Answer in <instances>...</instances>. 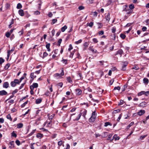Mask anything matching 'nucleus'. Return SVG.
Listing matches in <instances>:
<instances>
[{
	"instance_id": "obj_1",
	"label": "nucleus",
	"mask_w": 149,
	"mask_h": 149,
	"mask_svg": "<svg viewBox=\"0 0 149 149\" xmlns=\"http://www.w3.org/2000/svg\"><path fill=\"white\" fill-rule=\"evenodd\" d=\"M20 84L19 80L18 79H14V81L11 82L10 85L12 87H15L17 84Z\"/></svg>"
},
{
	"instance_id": "obj_2",
	"label": "nucleus",
	"mask_w": 149,
	"mask_h": 149,
	"mask_svg": "<svg viewBox=\"0 0 149 149\" xmlns=\"http://www.w3.org/2000/svg\"><path fill=\"white\" fill-rule=\"evenodd\" d=\"M64 74V71L62 69V72L61 73H57L55 74H54V76L56 77L57 78H60L61 77V76H63Z\"/></svg>"
},
{
	"instance_id": "obj_3",
	"label": "nucleus",
	"mask_w": 149,
	"mask_h": 149,
	"mask_svg": "<svg viewBox=\"0 0 149 149\" xmlns=\"http://www.w3.org/2000/svg\"><path fill=\"white\" fill-rule=\"evenodd\" d=\"M38 85L37 83H33L32 85L30 86L31 89H33L34 88H36L38 87Z\"/></svg>"
},
{
	"instance_id": "obj_4",
	"label": "nucleus",
	"mask_w": 149,
	"mask_h": 149,
	"mask_svg": "<svg viewBox=\"0 0 149 149\" xmlns=\"http://www.w3.org/2000/svg\"><path fill=\"white\" fill-rule=\"evenodd\" d=\"M105 18L106 19V20L107 22H109L110 19V14L108 13L105 14Z\"/></svg>"
},
{
	"instance_id": "obj_5",
	"label": "nucleus",
	"mask_w": 149,
	"mask_h": 149,
	"mask_svg": "<svg viewBox=\"0 0 149 149\" xmlns=\"http://www.w3.org/2000/svg\"><path fill=\"white\" fill-rule=\"evenodd\" d=\"M127 64L128 63L126 62H124L123 65L122 69H121V70L123 71L125 70L126 69V67L127 66Z\"/></svg>"
},
{
	"instance_id": "obj_6",
	"label": "nucleus",
	"mask_w": 149,
	"mask_h": 149,
	"mask_svg": "<svg viewBox=\"0 0 149 149\" xmlns=\"http://www.w3.org/2000/svg\"><path fill=\"white\" fill-rule=\"evenodd\" d=\"M75 93L77 95H79L82 93V91L80 89H77L75 90Z\"/></svg>"
},
{
	"instance_id": "obj_7",
	"label": "nucleus",
	"mask_w": 149,
	"mask_h": 149,
	"mask_svg": "<svg viewBox=\"0 0 149 149\" xmlns=\"http://www.w3.org/2000/svg\"><path fill=\"white\" fill-rule=\"evenodd\" d=\"M145 113V111L144 110H141L137 113L139 116H141L143 115Z\"/></svg>"
},
{
	"instance_id": "obj_8",
	"label": "nucleus",
	"mask_w": 149,
	"mask_h": 149,
	"mask_svg": "<svg viewBox=\"0 0 149 149\" xmlns=\"http://www.w3.org/2000/svg\"><path fill=\"white\" fill-rule=\"evenodd\" d=\"M9 84L8 82H5L4 83L3 87V88H8L9 87Z\"/></svg>"
},
{
	"instance_id": "obj_9",
	"label": "nucleus",
	"mask_w": 149,
	"mask_h": 149,
	"mask_svg": "<svg viewBox=\"0 0 149 149\" xmlns=\"http://www.w3.org/2000/svg\"><path fill=\"white\" fill-rule=\"evenodd\" d=\"M96 118V116H92L91 117L89 118V121L91 122H94Z\"/></svg>"
},
{
	"instance_id": "obj_10",
	"label": "nucleus",
	"mask_w": 149,
	"mask_h": 149,
	"mask_svg": "<svg viewBox=\"0 0 149 149\" xmlns=\"http://www.w3.org/2000/svg\"><path fill=\"white\" fill-rule=\"evenodd\" d=\"M89 45V44L87 42H85L84 43L83 45V46L84 47L83 50H86L87 48Z\"/></svg>"
},
{
	"instance_id": "obj_11",
	"label": "nucleus",
	"mask_w": 149,
	"mask_h": 149,
	"mask_svg": "<svg viewBox=\"0 0 149 149\" xmlns=\"http://www.w3.org/2000/svg\"><path fill=\"white\" fill-rule=\"evenodd\" d=\"M7 94V92L5 90H2L0 91V95H6Z\"/></svg>"
},
{
	"instance_id": "obj_12",
	"label": "nucleus",
	"mask_w": 149,
	"mask_h": 149,
	"mask_svg": "<svg viewBox=\"0 0 149 149\" xmlns=\"http://www.w3.org/2000/svg\"><path fill=\"white\" fill-rule=\"evenodd\" d=\"M146 105V103L145 102H143L139 104V107H145Z\"/></svg>"
},
{
	"instance_id": "obj_13",
	"label": "nucleus",
	"mask_w": 149,
	"mask_h": 149,
	"mask_svg": "<svg viewBox=\"0 0 149 149\" xmlns=\"http://www.w3.org/2000/svg\"><path fill=\"white\" fill-rule=\"evenodd\" d=\"M123 53V51L121 49L119 50L117 52V53L115 54V55L119 54L120 55V56H121L122 54Z\"/></svg>"
},
{
	"instance_id": "obj_14",
	"label": "nucleus",
	"mask_w": 149,
	"mask_h": 149,
	"mask_svg": "<svg viewBox=\"0 0 149 149\" xmlns=\"http://www.w3.org/2000/svg\"><path fill=\"white\" fill-rule=\"evenodd\" d=\"M19 14L22 16H23L24 15V13L23 10L22 9L19 10L18 11Z\"/></svg>"
},
{
	"instance_id": "obj_15",
	"label": "nucleus",
	"mask_w": 149,
	"mask_h": 149,
	"mask_svg": "<svg viewBox=\"0 0 149 149\" xmlns=\"http://www.w3.org/2000/svg\"><path fill=\"white\" fill-rule=\"evenodd\" d=\"M36 137L39 139L42 138L43 136V135L41 133H38L36 136Z\"/></svg>"
},
{
	"instance_id": "obj_16",
	"label": "nucleus",
	"mask_w": 149,
	"mask_h": 149,
	"mask_svg": "<svg viewBox=\"0 0 149 149\" xmlns=\"http://www.w3.org/2000/svg\"><path fill=\"white\" fill-rule=\"evenodd\" d=\"M87 111L86 110H84L82 112H81L80 113L82 114V115L84 118L85 117V116L86 114Z\"/></svg>"
},
{
	"instance_id": "obj_17",
	"label": "nucleus",
	"mask_w": 149,
	"mask_h": 149,
	"mask_svg": "<svg viewBox=\"0 0 149 149\" xmlns=\"http://www.w3.org/2000/svg\"><path fill=\"white\" fill-rule=\"evenodd\" d=\"M81 115H82V114H81L80 113L78 115V116L77 117V118L75 119L74 120H75V121L78 120L80 118Z\"/></svg>"
},
{
	"instance_id": "obj_18",
	"label": "nucleus",
	"mask_w": 149,
	"mask_h": 149,
	"mask_svg": "<svg viewBox=\"0 0 149 149\" xmlns=\"http://www.w3.org/2000/svg\"><path fill=\"white\" fill-rule=\"evenodd\" d=\"M113 139H114L115 141L118 140L120 139V137L117 136V135L116 134H115L113 136Z\"/></svg>"
},
{
	"instance_id": "obj_19",
	"label": "nucleus",
	"mask_w": 149,
	"mask_h": 149,
	"mask_svg": "<svg viewBox=\"0 0 149 149\" xmlns=\"http://www.w3.org/2000/svg\"><path fill=\"white\" fill-rule=\"evenodd\" d=\"M26 75V73H24L23 76L20 79V81H19V83L21 82V81L24 79Z\"/></svg>"
},
{
	"instance_id": "obj_20",
	"label": "nucleus",
	"mask_w": 149,
	"mask_h": 149,
	"mask_svg": "<svg viewBox=\"0 0 149 149\" xmlns=\"http://www.w3.org/2000/svg\"><path fill=\"white\" fill-rule=\"evenodd\" d=\"M124 11H125L127 12V15L130 14L132 12V10L131 9H128V10H124Z\"/></svg>"
},
{
	"instance_id": "obj_21",
	"label": "nucleus",
	"mask_w": 149,
	"mask_h": 149,
	"mask_svg": "<svg viewBox=\"0 0 149 149\" xmlns=\"http://www.w3.org/2000/svg\"><path fill=\"white\" fill-rule=\"evenodd\" d=\"M93 25V23L92 22H91L90 23H88L87 24V26H89L91 27H92Z\"/></svg>"
},
{
	"instance_id": "obj_22",
	"label": "nucleus",
	"mask_w": 149,
	"mask_h": 149,
	"mask_svg": "<svg viewBox=\"0 0 149 149\" xmlns=\"http://www.w3.org/2000/svg\"><path fill=\"white\" fill-rule=\"evenodd\" d=\"M143 81L144 83L146 84H148L149 82L148 79L146 78H145L143 79Z\"/></svg>"
},
{
	"instance_id": "obj_23",
	"label": "nucleus",
	"mask_w": 149,
	"mask_h": 149,
	"mask_svg": "<svg viewBox=\"0 0 149 149\" xmlns=\"http://www.w3.org/2000/svg\"><path fill=\"white\" fill-rule=\"evenodd\" d=\"M23 126V124L22 123H19L17 125V127L18 128H22Z\"/></svg>"
},
{
	"instance_id": "obj_24",
	"label": "nucleus",
	"mask_w": 149,
	"mask_h": 149,
	"mask_svg": "<svg viewBox=\"0 0 149 149\" xmlns=\"http://www.w3.org/2000/svg\"><path fill=\"white\" fill-rule=\"evenodd\" d=\"M114 1V0H109L106 4V5L108 6L110 5L112 2Z\"/></svg>"
},
{
	"instance_id": "obj_25",
	"label": "nucleus",
	"mask_w": 149,
	"mask_h": 149,
	"mask_svg": "<svg viewBox=\"0 0 149 149\" xmlns=\"http://www.w3.org/2000/svg\"><path fill=\"white\" fill-rule=\"evenodd\" d=\"M67 27L66 25H65L64 26L61 28V30L62 32H64L65 30L67 29Z\"/></svg>"
},
{
	"instance_id": "obj_26",
	"label": "nucleus",
	"mask_w": 149,
	"mask_h": 149,
	"mask_svg": "<svg viewBox=\"0 0 149 149\" xmlns=\"http://www.w3.org/2000/svg\"><path fill=\"white\" fill-rule=\"evenodd\" d=\"M42 100L41 98L38 99L36 100V103L37 104H40L42 102Z\"/></svg>"
},
{
	"instance_id": "obj_27",
	"label": "nucleus",
	"mask_w": 149,
	"mask_h": 149,
	"mask_svg": "<svg viewBox=\"0 0 149 149\" xmlns=\"http://www.w3.org/2000/svg\"><path fill=\"white\" fill-rule=\"evenodd\" d=\"M125 102L123 100H120V102H118V105H121L123 104Z\"/></svg>"
},
{
	"instance_id": "obj_28",
	"label": "nucleus",
	"mask_w": 149,
	"mask_h": 149,
	"mask_svg": "<svg viewBox=\"0 0 149 149\" xmlns=\"http://www.w3.org/2000/svg\"><path fill=\"white\" fill-rule=\"evenodd\" d=\"M67 81L70 83H72V80L71 77H68L67 78Z\"/></svg>"
},
{
	"instance_id": "obj_29",
	"label": "nucleus",
	"mask_w": 149,
	"mask_h": 149,
	"mask_svg": "<svg viewBox=\"0 0 149 149\" xmlns=\"http://www.w3.org/2000/svg\"><path fill=\"white\" fill-rule=\"evenodd\" d=\"M134 124V122H131L127 127V129H129L130 127L132 126Z\"/></svg>"
},
{
	"instance_id": "obj_30",
	"label": "nucleus",
	"mask_w": 149,
	"mask_h": 149,
	"mask_svg": "<svg viewBox=\"0 0 149 149\" xmlns=\"http://www.w3.org/2000/svg\"><path fill=\"white\" fill-rule=\"evenodd\" d=\"M11 134L12 136L16 137L17 136V135L15 133L14 131H13L11 133Z\"/></svg>"
},
{
	"instance_id": "obj_31",
	"label": "nucleus",
	"mask_w": 149,
	"mask_h": 149,
	"mask_svg": "<svg viewBox=\"0 0 149 149\" xmlns=\"http://www.w3.org/2000/svg\"><path fill=\"white\" fill-rule=\"evenodd\" d=\"M10 66V64L9 63H7L5 66L4 69L5 70L7 69Z\"/></svg>"
},
{
	"instance_id": "obj_32",
	"label": "nucleus",
	"mask_w": 149,
	"mask_h": 149,
	"mask_svg": "<svg viewBox=\"0 0 149 149\" xmlns=\"http://www.w3.org/2000/svg\"><path fill=\"white\" fill-rule=\"evenodd\" d=\"M94 0H87V3L88 4H91L93 3Z\"/></svg>"
},
{
	"instance_id": "obj_33",
	"label": "nucleus",
	"mask_w": 149,
	"mask_h": 149,
	"mask_svg": "<svg viewBox=\"0 0 149 149\" xmlns=\"http://www.w3.org/2000/svg\"><path fill=\"white\" fill-rule=\"evenodd\" d=\"M144 91H142L139 92L138 94V96H140L144 94Z\"/></svg>"
},
{
	"instance_id": "obj_34",
	"label": "nucleus",
	"mask_w": 149,
	"mask_h": 149,
	"mask_svg": "<svg viewBox=\"0 0 149 149\" xmlns=\"http://www.w3.org/2000/svg\"><path fill=\"white\" fill-rule=\"evenodd\" d=\"M109 125H111L112 124H111V123L110 122H107L105 123L104 126L105 127H107Z\"/></svg>"
},
{
	"instance_id": "obj_35",
	"label": "nucleus",
	"mask_w": 149,
	"mask_h": 149,
	"mask_svg": "<svg viewBox=\"0 0 149 149\" xmlns=\"http://www.w3.org/2000/svg\"><path fill=\"white\" fill-rule=\"evenodd\" d=\"M22 5L21 4H20V3H18L17 4V9H20L22 8Z\"/></svg>"
},
{
	"instance_id": "obj_36",
	"label": "nucleus",
	"mask_w": 149,
	"mask_h": 149,
	"mask_svg": "<svg viewBox=\"0 0 149 149\" xmlns=\"http://www.w3.org/2000/svg\"><path fill=\"white\" fill-rule=\"evenodd\" d=\"M120 36L121 38L123 39H125L126 37L125 35L123 33L121 34Z\"/></svg>"
},
{
	"instance_id": "obj_37",
	"label": "nucleus",
	"mask_w": 149,
	"mask_h": 149,
	"mask_svg": "<svg viewBox=\"0 0 149 149\" xmlns=\"http://www.w3.org/2000/svg\"><path fill=\"white\" fill-rule=\"evenodd\" d=\"M6 117L8 119L10 120V121L12 120V118H11L10 115V114H8L7 115Z\"/></svg>"
},
{
	"instance_id": "obj_38",
	"label": "nucleus",
	"mask_w": 149,
	"mask_h": 149,
	"mask_svg": "<svg viewBox=\"0 0 149 149\" xmlns=\"http://www.w3.org/2000/svg\"><path fill=\"white\" fill-rule=\"evenodd\" d=\"M89 49L91 50V51L93 53H96L97 52L96 50L94 48H91L89 47Z\"/></svg>"
},
{
	"instance_id": "obj_39",
	"label": "nucleus",
	"mask_w": 149,
	"mask_h": 149,
	"mask_svg": "<svg viewBox=\"0 0 149 149\" xmlns=\"http://www.w3.org/2000/svg\"><path fill=\"white\" fill-rule=\"evenodd\" d=\"M108 133L107 132H104L103 133V135H102V137H106L108 135Z\"/></svg>"
},
{
	"instance_id": "obj_40",
	"label": "nucleus",
	"mask_w": 149,
	"mask_h": 149,
	"mask_svg": "<svg viewBox=\"0 0 149 149\" xmlns=\"http://www.w3.org/2000/svg\"><path fill=\"white\" fill-rule=\"evenodd\" d=\"M35 131L36 130H33V131L28 135V136H30L32 135L35 133Z\"/></svg>"
},
{
	"instance_id": "obj_41",
	"label": "nucleus",
	"mask_w": 149,
	"mask_h": 149,
	"mask_svg": "<svg viewBox=\"0 0 149 149\" xmlns=\"http://www.w3.org/2000/svg\"><path fill=\"white\" fill-rule=\"evenodd\" d=\"M36 77V76H34V73H31L30 75V77L31 78L33 79L35 77Z\"/></svg>"
},
{
	"instance_id": "obj_42",
	"label": "nucleus",
	"mask_w": 149,
	"mask_h": 149,
	"mask_svg": "<svg viewBox=\"0 0 149 149\" xmlns=\"http://www.w3.org/2000/svg\"><path fill=\"white\" fill-rule=\"evenodd\" d=\"M4 60L1 57L0 58V64L1 65L4 62Z\"/></svg>"
},
{
	"instance_id": "obj_43",
	"label": "nucleus",
	"mask_w": 149,
	"mask_h": 149,
	"mask_svg": "<svg viewBox=\"0 0 149 149\" xmlns=\"http://www.w3.org/2000/svg\"><path fill=\"white\" fill-rule=\"evenodd\" d=\"M111 36L112 37L111 39L113 40H115L116 38V36L115 34H114L113 35H112Z\"/></svg>"
},
{
	"instance_id": "obj_44",
	"label": "nucleus",
	"mask_w": 149,
	"mask_h": 149,
	"mask_svg": "<svg viewBox=\"0 0 149 149\" xmlns=\"http://www.w3.org/2000/svg\"><path fill=\"white\" fill-rule=\"evenodd\" d=\"M28 101H27L25 102H24L23 104H22V105L21 106V107L22 108L24 107L26 105V104L28 103Z\"/></svg>"
},
{
	"instance_id": "obj_45",
	"label": "nucleus",
	"mask_w": 149,
	"mask_h": 149,
	"mask_svg": "<svg viewBox=\"0 0 149 149\" xmlns=\"http://www.w3.org/2000/svg\"><path fill=\"white\" fill-rule=\"evenodd\" d=\"M14 141H11L10 142V144L11 145V146H10V147L13 148L14 147V145L13 144Z\"/></svg>"
},
{
	"instance_id": "obj_46",
	"label": "nucleus",
	"mask_w": 149,
	"mask_h": 149,
	"mask_svg": "<svg viewBox=\"0 0 149 149\" xmlns=\"http://www.w3.org/2000/svg\"><path fill=\"white\" fill-rule=\"evenodd\" d=\"M129 8H130L129 9L132 10V9H133L134 8V5L132 4H131L129 5Z\"/></svg>"
},
{
	"instance_id": "obj_47",
	"label": "nucleus",
	"mask_w": 149,
	"mask_h": 149,
	"mask_svg": "<svg viewBox=\"0 0 149 149\" xmlns=\"http://www.w3.org/2000/svg\"><path fill=\"white\" fill-rule=\"evenodd\" d=\"M54 114H53V115L49 116V120H50V121H51L52 120V119L54 117Z\"/></svg>"
},
{
	"instance_id": "obj_48",
	"label": "nucleus",
	"mask_w": 149,
	"mask_h": 149,
	"mask_svg": "<svg viewBox=\"0 0 149 149\" xmlns=\"http://www.w3.org/2000/svg\"><path fill=\"white\" fill-rule=\"evenodd\" d=\"M82 41V40L81 39H80L78 40V41H76L75 42V43L76 44H78L79 43H81Z\"/></svg>"
},
{
	"instance_id": "obj_49",
	"label": "nucleus",
	"mask_w": 149,
	"mask_h": 149,
	"mask_svg": "<svg viewBox=\"0 0 149 149\" xmlns=\"http://www.w3.org/2000/svg\"><path fill=\"white\" fill-rule=\"evenodd\" d=\"M93 41L95 43H96L98 42V40L97 38H94L93 39Z\"/></svg>"
},
{
	"instance_id": "obj_50",
	"label": "nucleus",
	"mask_w": 149,
	"mask_h": 149,
	"mask_svg": "<svg viewBox=\"0 0 149 149\" xmlns=\"http://www.w3.org/2000/svg\"><path fill=\"white\" fill-rule=\"evenodd\" d=\"M57 21V19H53L52 20V24H53L56 23Z\"/></svg>"
},
{
	"instance_id": "obj_51",
	"label": "nucleus",
	"mask_w": 149,
	"mask_h": 149,
	"mask_svg": "<svg viewBox=\"0 0 149 149\" xmlns=\"http://www.w3.org/2000/svg\"><path fill=\"white\" fill-rule=\"evenodd\" d=\"M147 135H145L144 136H140V139L141 140H143L144 138H145L147 136Z\"/></svg>"
},
{
	"instance_id": "obj_52",
	"label": "nucleus",
	"mask_w": 149,
	"mask_h": 149,
	"mask_svg": "<svg viewBox=\"0 0 149 149\" xmlns=\"http://www.w3.org/2000/svg\"><path fill=\"white\" fill-rule=\"evenodd\" d=\"M10 34V33L9 32H7L6 34V36L7 38H9Z\"/></svg>"
},
{
	"instance_id": "obj_53",
	"label": "nucleus",
	"mask_w": 149,
	"mask_h": 149,
	"mask_svg": "<svg viewBox=\"0 0 149 149\" xmlns=\"http://www.w3.org/2000/svg\"><path fill=\"white\" fill-rule=\"evenodd\" d=\"M132 69H135L136 70H138L139 69V68L137 66H135L133 67L132 68Z\"/></svg>"
},
{
	"instance_id": "obj_54",
	"label": "nucleus",
	"mask_w": 149,
	"mask_h": 149,
	"mask_svg": "<svg viewBox=\"0 0 149 149\" xmlns=\"http://www.w3.org/2000/svg\"><path fill=\"white\" fill-rule=\"evenodd\" d=\"M15 143L18 146H19L20 143V141L18 140H17L15 141Z\"/></svg>"
},
{
	"instance_id": "obj_55",
	"label": "nucleus",
	"mask_w": 149,
	"mask_h": 149,
	"mask_svg": "<svg viewBox=\"0 0 149 149\" xmlns=\"http://www.w3.org/2000/svg\"><path fill=\"white\" fill-rule=\"evenodd\" d=\"M84 7L83 6H80L79 7L78 9L79 10H81L84 9Z\"/></svg>"
},
{
	"instance_id": "obj_56",
	"label": "nucleus",
	"mask_w": 149,
	"mask_h": 149,
	"mask_svg": "<svg viewBox=\"0 0 149 149\" xmlns=\"http://www.w3.org/2000/svg\"><path fill=\"white\" fill-rule=\"evenodd\" d=\"M69 48L68 49V50L70 52V51L71 50H72V49H73L72 47V45L71 44H70L69 45Z\"/></svg>"
},
{
	"instance_id": "obj_57",
	"label": "nucleus",
	"mask_w": 149,
	"mask_h": 149,
	"mask_svg": "<svg viewBox=\"0 0 149 149\" xmlns=\"http://www.w3.org/2000/svg\"><path fill=\"white\" fill-rule=\"evenodd\" d=\"M112 33H114L116 31V28L115 27H113L111 29Z\"/></svg>"
},
{
	"instance_id": "obj_58",
	"label": "nucleus",
	"mask_w": 149,
	"mask_h": 149,
	"mask_svg": "<svg viewBox=\"0 0 149 149\" xmlns=\"http://www.w3.org/2000/svg\"><path fill=\"white\" fill-rule=\"evenodd\" d=\"M58 49H56V50L53 51L52 52V53H54V54H57L58 53Z\"/></svg>"
},
{
	"instance_id": "obj_59",
	"label": "nucleus",
	"mask_w": 149,
	"mask_h": 149,
	"mask_svg": "<svg viewBox=\"0 0 149 149\" xmlns=\"http://www.w3.org/2000/svg\"><path fill=\"white\" fill-rule=\"evenodd\" d=\"M120 111V110L119 109L114 110L113 111V113H117L119 112Z\"/></svg>"
},
{
	"instance_id": "obj_60",
	"label": "nucleus",
	"mask_w": 149,
	"mask_h": 149,
	"mask_svg": "<svg viewBox=\"0 0 149 149\" xmlns=\"http://www.w3.org/2000/svg\"><path fill=\"white\" fill-rule=\"evenodd\" d=\"M15 47H13L12 48V49L11 50L8 51V52L10 53L12 52L13 51L15 50Z\"/></svg>"
},
{
	"instance_id": "obj_61",
	"label": "nucleus",
	"mask_w": 149,
	"mask_h": 149,
	"mask_svg": "<svg viewBox=\"0 0 149 149\" xmlns=\"http://www.w3.org/2000/svg\"><path fill=\"white\" fill-rule=\"evenodd\" d=\"M35 143H32L30 144V148L31 149H34V146H33V144H34Z\"/></svg>"
},
{
	"instance_id": "obj_62",
	"label": "nucleus",
	"mask_w": 149,
	"mask_h": 149,
	"mask_svg": "<svg viewBox=\"0 0 149 149\" xmlns=\"http://www.w3.org/2000/svg\"><path fill=\"white\" fill-rule=\"evenodd\" d=\"M120 89V86H117V87H115L114 88V90H119Z\"/></svg>"
},
{
	"instance_id": "obj_63",
	"label": "nucleus",
	"mask_w": 149,
	"mask_h": 149,
	"mask_svg": "<svg viewBox=\"0 0 149 149\" xmlns=\"http://www.w3.org/2000/svg\"><path fill=\"white\" fill-rule=\"evenodd\" d=\"M63 144V141L61 140L60 141L58 142V145L59 146H61Z\"/></svg>"
},
{
	"instance_id": "obj_64",
	"label": "nucleus",
	"mask_w": 149,
	"mask_h": 149,
	"mask_svg": "<svg viewBox=\"0 0 149 149\" xmlns=\"http://www.w3.org/2000/svg\"><path fill=\"white\" fill-rule=\"evenodd\" d=\"M57 85L60 86L61 87H62L63 85V83L62 82H60L57 84Z\"/></svg>"
}]
</instances>
